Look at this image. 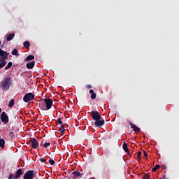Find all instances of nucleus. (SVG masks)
<instances>
[{"label":"nucleus","mask_w":179,"mask_h":179,"mask_svg":"<svg viewBox=\"0 0 179 179\" xmlns=\"http://www.w3.org/2000/svg\"><path fill=\"white\" fill-rule=\"evenodd\" d=\"M52 104H53V101H52V99L48 98V99H44L43 101H39L38 107L41 110H50V108H51Z\"/></svg>","instance_id":"1"},{"label":"nucleus","mask_w":179,"mask_h":179,"mask_svg":"<svg viewBox=\"0 0 179 179\" xmlns=\"http://www.w3.org/2000/svg\"><path fill=\"white\" fill-rule=\"evenodd\" d=\"M12 85L13 80L11 78H6L3 82L1 84V87L3 90H8Z\"/></svg>","instance_id":"2"},{"label":"nucleus","mask_w":179,"mask_h":179,"mask_svg":"<svg viewBox=\"0 0 179 179\" xmlns=\"http://www.w3.org/2000/svg\"><path fill=\"white\" fill-rule=\"evenodd\" d=\"M9 58V53L7 51H3L2 48H0V59L1 61H6Z\"/></svg>","instance_id":"3"},{"label":"nucleus","mask_w":179,"mask_h":179,"mask_svg":"<svg viewBox=\"0 0 179 179\" xmlns=\"http://www.w3.org/2000/svg\"><path fill=\"white\" fill-rule=\"evenodd\" d=\"M35 97V94L34 93H27L24 97L23 100L25 101V103H28L31 100H33Z\"/></svg>","instance_id":"4"},{"label":"nucleus","mask_w":179,"mask_h":179,"mask_svg":"<svg viewBox=\"0 0 179 179\" xmlns=\"http://www.w3.org/2000/svg\"><path fill=\"white\" fill-rule=\"evenodd\" d=\"M29 142L34 149H37L39 146V142L36 139V138H31Z\"/></svg>","instance_id":"5"},{"label":"nucleus","mask_w":179,"mask_h":179,"mask_svg":"<svg viewBox=\"0 0 179 179\" xmlns=\"http://www.w3.org/2000/svg\"><path fill=\"white\" fill-rule=\"evenodd\" d=\"M34 175V170H28L24 174L23 178L24 179H32Z\"/></svg>","instance_id":"6"},{"label":"nucleus","mask_w":179,"mask_h":179,"mask_svg":"<svg viewBox=\"0 0 179 179\" xmlns=\"http://www.w3.org/2000/svg\"><path fill=\"white\" fill-rule=\"evenodd\" d=\"M91 115L92 120H94L95 122H96L98 120H100V118H101V115H100L99 111H91Z\"/></svg>","instance_id":"7"},{"label":"nucleus","mask_w":179,"mask_h":179,"mask_svg":"<svg viewBox=\"0 0 179 179\" xmlns=\"http://www.w3.org/2000/svg\"><path fill=\"white\" fill-rule=\"evenodd\" d=\"M1 120L2 122H4L5 124H7V122H8L9 117H8L7 113H6V111H3L1 113Z\"/></svg>","instance_id":"8"},{"label":"nucleus","mask_w":179,"mask_h":179,"mask_svg":"<svg viewBox=\"0 0 179 179\" xmlns=\"http://www.w3.org/2000/svg\"><path fill=\"white\" fill-rule=\"evenodd\" d=\"M105 124V120H102V117L99 120H98L96 122H94L95 127H102Z\"/></svg>","instance_id":"9"},{"label":"nucleus","mask_w":179,"mask_h":179,"mask_svg":"<svg viewBox=\"0 0 179 179\" xmlns=\"http://www.w3.org/2000/svg\"><path fill=\"white\" fill-rule=\"evenodd\" d=\"M36 65V61H31L26 64V66L28 69H33Z\"/></svg>","instance_id":"10"},{"label":"nucleus","mask_w":179,"mask_h":179,"mask_svg":"<svg viewBox=\"0 0 179 179\" xmlns=\"http://www.w3.org/2000/svg\"><path fill=\"white\" fill-rule=\"evenodd\" d=\"M73 178L76 179L78 177H82L83 173H80V171H75L72 173Z\"/></svg>","instance_id":"11"},{"label":"nucleus","mask_w":179,"mask_h":179,"mask_svg":"<svg viewBox=\"0 0 179 179\" xmlns=\"http://www.w3.org/2000/svg\"><path fill=\"white\" fill-rule=\"evenodd\" d=\"M131 128H133L134 131L135 132H140L141 128H138L136 124H134L133 122H129Z\"/></svg>","instance_id":"12"},{"label":"nucleus","mask_w":179,"mask_h":179,"mask_svg":"<svg viewBox=\"0 0 179 179\" xmlns=\"http://www.w3.org/2000/svg\"><path fill=\"white\" fill-rule=\"evenodd\" d=\"M22 174H23L22 169H17L15 173V178H19L20 177H21Z\"/></svg>","instance_id":"13"},{"label":"nucleus","mask_w":179,"mask_h":179,"mask_svg":"<svg viewBox=\"0 0 179 179\" xmlns=\"http://www.w3.org/2000/svg\"><path fill=\"white\" fill-rule=\"evenodd\" d=\"M15 36V33H11V34H6L7 41H11V40H13Z\"/></svg>","instance_id":"14"},{"label":"nucleus","mask_w":179,"mask_h":179,"mask_svg":"<svg viewBox=\"0 0 179 179\" xmlns=\"http://www.w3.org/2000/svg\"><path fill=\"white\" fill-rule=\"evenodd\" d=\"M122 148L124 149V150L125 152H127V153H128V155H129L130 152H129V149L128 148V145L127 143H126V142H124L123 144H122Z\"/></svg>","instance_id":"15"},{"label":"nucleus","mask_w":179,"mask_h":179,"mask_svg":"<svg viewBox=\"0 0 179 179\" xmlns=\"http://www.w3.org/2000/svg\"><path fill=\"white\" fill-rule=\"evenodd\" d=\"M90 93L91 94V99H92V100H94L96 97V94L94 92V90H93V89H91L90 90Z\"/></svg>","instance_id":"16"},{"label":"nucleus","mask_w":179,"mask_h":179,"mask_svg":"<svg viewBox=\"0 0 179 179\" xmlns=\"http://www.w3.org/2000/svg\"><path fill=\"white\" fill-rule=\"evenodd\" d=\"M5 145H6L5 139L1 138H0V148H1V149H4Z\"/></svg>","instance_id":"17"},{"label":"nucleus","mask_w":179,"mask_h":179,"mask_svg":"<svg viewBox=\"0 0 179 179\" xmlns=\"http://www.w3.org/2000/svg\"><path fill=\"white\" fill-rule=\"evenodd\" d=\"M35 57L34 55H28L27 58H25V61L28 62H32L33 59H34Z\"/></svg>","instance_id":"18"},{"label":"nucleus","mask_w":179,"mask_h":179,"mask_svg":"<svg viewBox=\"0 0 179 179\" xmlns=\"http://www.w3.org/2000/svg\"><path fill=\"white\" fill-rule=\"evenodd\" d=\"M23 45L25 48H27V50H29V48H30V42L29 41H24L23 43Z\"/></svg>","instance_id":"19"},{"label":"nucleus","mask_w":179,"mask_h":179,"mask_svg":"<svg viewBox=\"0 0 179 179\" xmlns=\"http://www.w3.org/2000/svg\"><path fill=\"white\" fill-rule=\"evenodd\" d=\"M12 55H16V57H19L20 54H18V51L17 48H14V50L11 52Z\"/></svg>","instance_id":"20"},{"label":"nucleus","mask_w":179,"mask_h":179,"mask_svg":"<svg viewBox=\"0 0 179 179\" xmlns=\"http://www.w3.org/2000/svg\"><path fill=\"white\" fill-rule=\"evenodd\" d=\"M6 61H2V59H0V69L3 68L6 65Z\"/></svg>","instance_id":"21"},{"label":"nucleus","mask_w":179,"mask_h":179,"mask_svg":"<svg viewBox=\"0 0 179 179\" xmlns=\"http://www.w3.org/2000/svg\"><path fill=\"white\" fill-rule=\"evenodd\" d=\"M15 104V99H11L8 103V107H13Z\"/></svg>","instance_id":"22"},{"label":"nucleus","mask_w":179,"mask_h":179,"mask_svg":"<svg viewBox=\"0 0 179 179\" xmlns=\"http://www.w3.org/2000/svg\"><path fill=\"white\" fill-rule=\"evenodd\" d=\"M59 131H60V135H64L65 131L64 127H62V125H59Z\"/></svg>","instance_id":"23"},{"label":"nucleus","mask_w":179,"mask_h":179,"mask_svg":"<svg viewBox=\"0 0 179 179\" xmlns=\"http://www.w3.org/2000/svg\"><path fill=\"white\" fill-rule=\"evenodd\" d=\"M160 164H155L154 167L152 169V171H157L158 169H159Z\"/></svg>","instance_id":"24"},{"label":"nucleus","mask_w":179,"mask_h":179,"mask_svg":"<svg viewBox=\"0 0 179 179\" xmlns=\"http://www.w3.org/2000/svg\"><path fill=\"white\" fill-rule=\"evenodd\" d=\"M9 136L10 137L11 139H15V135L13 131H11L9 133Z\"/></svg>","instance_id":"25"},{"label":"nucleus","mask_w":179,"mask_h":179,"mask_svg":"<svg viewBox=\"0 0 179 179\" xmlns=\"http://www.w3.org/2000/svg\"><path fill=\"white\" fill-rule=\"evenodd\" d=\"M13 66V62H8L6 66H5V69H9Z\"/></svg>","instance_id":"26"},{"label":"nucleus","mask_w":179,"mask_h":179,"mask_svg":"<svg viewBox=\"0 0 179 179\" xmlns=\"http://www.w3.org/2000/svg\"><path fill=\"white\" fill-rule=\"evenodd\" d=\"M50 145V142H45V143H43L44 148H48Z\"/></svg>","instance_id":"27"},{"label":"nucleus","mask_w":179,"mask_h":179,"mask_svg":"<svg viewBox=\"0 0 179 179\" xmlns=\"http://www.w3.org/2000/svg\"><path fill=\"white\" fill-rule=\"evenodd\" d=\"M141 156H142V152L139 150L138 152V159H141Z\"/></svg>","instance_id":"28"},{"label":"nucleus","mask_w":179,"mask_h":179,"mask_svg":"<svg viewBox=\"0 0 179 179\" xmlns=\"http://www.w3.org/2000/svg\"><path fill=\"white\" fill-rule=\"evenodd\" d=\"M149 178H150V176L148 173L145 174V176L143 177V179H149Z\"/></svg>","instance_id":"29"},{"label":"nucleus","mask_w":179,"mask_h":179,"mask_svg":"<svg viewBox=\"0 0 179 179\" xmlns=\"http://www.w3.org/2000/svg\"><path fill=\"white\" fill-rule=\"evenodd\" d=\"M49 163L52 165L55 164V162L53 160V159H50Z\"/></svg>","instance_id":"30"},{"label":"nucleus","mask_w":179,"mask_h":179,"mask_svg":"<svg viewBox=\"0 0 179 179\" xmlns=\"http://www.w3.org/2000/svg\"><path fill=\"white\" fill-rule=\"evenodd\" d=\"M13 178H14V174L13 173H11L8 176V179H13Z\"/></svg>","instance_id":"31"},{"label":"nucleus","mask_w":179,"mask_h":179,"mask_svg":"<svg viewBox=\"0 0 179 179\" xmlns=\"http://www.w3.org/2000/svg\"><path fill=\"white\" fill-rule=\"evenodd\" d=\"M57 122L58 124H63V121H62V118H58Z\"/></svg>","instance_id":"32"},{"label":"nucleus","mask_w":179,"mask_h":179,"mask_svg":"<svg viewBox=\"0 0 179 179\" xmlns=\"http://www.w3.org/2000/svg\"><path fill=\"white\" fill-rule=\"evenodd\" d=\"M143 155H144V156H145V157H148V152H146V150L143 151Z\"/></svg>","instance_id":"33"},{"label":"nucleus","mask_w":179,"mask_h":179,"mask_svg":"<svg viewBox=\"0 0 179 179\" xmlns=\"http://www.w3.org/2000/svg\"><path fill=\"white\" fill-rule=\"evenodd\" d=\"M162 167L164 170H166V169H167L166 164H162Z\"/></svg>","instance_id":"34"},{"label":"nucleus","mask_w":179,"mask_h":179,"mask_svg":"<svg viewBox=\"0 0 179 179\" xmlns=\"http://www.w3.org/2000/svg\"><path fill=\"white\" fill-rule=\"evenodd\" d=\"M40 160L42 163L45 162V159H44L43 157H41Z\"/></svg>","instance_id":"35"},{"label":"nucleus","mask_w":179,"mask_h":179,"mask_svg":"<svg viewBox=\"0 0 179 179\" xmlns=\"http://www.w3.org/2000/svg\"><path fill=\"white\" fill-rule=\"evenodd\" d=\"M87 89H92V85H87Z\"/></svg>","instance_id":"36"},{"label":"nucleus","mask_w":179,"mask_h":179,"mask_svg":"<svg viewBox=\"0 0 179 179\" xmlns=\"http://www.w3.org/2000/svg\"><path fill=\"white\" fill-rule=\"evenodd\" d=\"M0 47H3V44L1 41H0Z\"/></svg>","instance_id":"37"},{"label":"nucleus","mask_w":179,"mask_h":179,"mask_svg":"<svg viewBox=\"0 0 179 179\" xmlns=\"http://www.w3.org/2000/svg\"><path fill=\"white\" fill-rule=\"evenodd\" d=\"M162 179H169V178H166V176H163Z\"/></svg>","instance_id":"38"},{"label":"nucleus","mask_w":179,"mask_h":179,"mask_svg":"<svg viewBox=\"0 0 179 179\" xmlns=\"http://www.w3.org/2000/svg\"><path fill=\"white\" fill-rule=\"evenodd\" d=\"M1 111H2V110H1V108H0V113H1Z\"/></svg>","instance_id":"39"},{"label":"nucleus","mask_w":179,"mask_h":179,"mask_svg":"<svg viewBox=\"0 0 179 179\" xmlns=\"http://www.w3.org/2000/svg\"><path fill=\"white\" fill-rule=\"evenodd\" d=\"M91 179H94V178H91Z\"/></svg>","instance_id":"40"}]
</instances>
